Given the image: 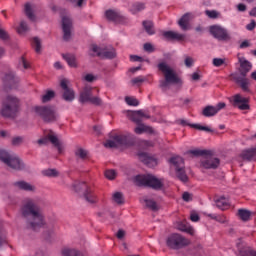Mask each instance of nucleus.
Instances as JSON below:
<instances>
[{
    "label": "nucleus",
    "instance_id": "f257e3e1",
    "mask_svg": "<svg viewBox=\"0 0 256 256\" xmlns=\"http://www.w3.org/2000/svg\"><path fill=\"white\" fill-rule=\"evenodd\" d=\"M20 213L26 225L29 229H32V231H38V229H41V227L45 225V216L43 215V210H41V206H39L36 199H24Z\"/></svg>",
    "mask_w": 256,
    "mask_h": 256
},
{
    "label": "nucleus",
    "instance_id": "f03ea898",
    "mask_svg": "<svg viewBox=\"0 0 256 256\" xmlns=\"http://www.w3.org/2000/svg\"><path fill=\"white\" fill-rule=\"evenodd\" d=\"M21 111V100L15 95H7L3 101L0 109V115L5 119H15Z\"/></svg>",
    "mask_w": 256,
    "mask_h": 256
},
{
    "label": "nucleus",
    "instance_id": "7ed1b4c3",
    "mask_svg": "<svg viewBox=\"0 0 256 256\" xmlns=\"http://www.w3.org/2000/svg\"><path fill=\"white\" fill-rule=\"evenodd\" d=\"M158 70L164 75V80H160V89H162V91H167L171 83H179V77L169 64L165 62L159 63Z\"/></svg>",
    "mask_w": 256,
    "mask_h": 256
},
{
    "label": "nucleus",
    "instance_id": "20e7f679",
    "mask_svg": "<svg viewBox=\"0 0 256 256\" xmlns=\"http://www.w3.org/2000/svg\"><path fill=\"white\" fill-rule=\"evenodd\" d=\"M134 183L138 187H150L155 191H161L164 185L163 179H159L151 174L135 176Z\"/></svg>",
    "mask_w": 256,
    "mask_h": 256
},
{
    "label": "nucleus",
    "instance_id": "39448f33",
    "mask_svg": "<svg viewBox=\"0 0 256 256\" xmlns=\"http://www.w3.org/2000/svg\"><path fill=\"white\" fill-rule=\"evenodd\" d=\"M99 93V88L86 85L80 91L79 101L80 103H91V105H96L100 107L103 105V100L99 96H93V93Z\"/></svg>",
    "mask_w": 256,
    "mask_h": 256
},
{
    "label": "nucleus",
    "instance_id": "423d86ee",
    "mask_svg": "<svg viewBox=\"0 0 256 256\" xmlns=\"http://www.w3.org/2000/svg\"><path fill=\"white\" fill-rule=\"evenodd\" d=\"M111 139L104 143V147L110 149L115 147H131L135 143V137L131 134H115Z\"/></svg>",
    "mask_w": 256,
    "mask_h": 256
},
{
    "label": "nucleus",
    "instance_id": "0eeeda50",
    "mask_svg": "<svg viewBox=\"0 0 256 256\" xmlns=\"http://www.w3.org/2000/svg\"><path fill=\"white\" fill-rule=\"evenodd\" d=\"M166 245L167 247H169V249H173L174 251H179V249H183L191 245V240L185 238V236L179 233H173L167 237Z\"/></svg>",
    "mask_w": 256,
    "mask_h": 256
},
{
    "label": "nucleus",
    "instance_id": "6e6552de",
    "mask_svg": "<svg viewBox=\"0 0 256 256\" xmlns=\"http://www.w3.org/2000/svg\"><path fill=\"white\" fill-rule=\"evenodd\" d=\"M0 161L15 171H21L24 167L23 162L16 154H11L5 150H0Z\"/></svg>",
    "mask_w": 256,
    "mask_h": 256
},
{
    "label": "nucleus",
    "instance_id": "1a4fd4ad",
    "mask_svg": "<svg viewBox=\"0 0 256 256\" xmlns=\"http://www.w3.org/2000/svg\"><path fill=\"white\" fill-rule=\"evenodd\" d=\"M90 55L92 57H101V59H115L117 57V52L113 47L101 48L97 44H92L90 46Z\"/></svg>",
    "mask_w": 256,
    "mask_h": 256
},
{
    "label": "nucleus",
    "instance_id": "9d476101",
    "mask_svg": "<svg viewBox=\"0 0 256 256\" xmlns=\"http://www.w3.org/2000/svg\"><path fill=\"white\" fill-rule=\"evenodd\" d=\"M72 189L76 191V193H81V191L84 192V199L88 203H97L98 198L93 189H91L87 183L85 182H74L72 185Z\"/></svg>",
    "mask_w": 256,
    "mask_h": 256
},
{
    "label": "nucleus",
    "instance_id": "9b49d317",
    "mask_svg": "<svg viewBox=\"0 0 256 256\" xmlns=\"http://www.w3.org/2000/svg\"><path fill=\"white\" fill-rule=\"evenodd\" d=\"M34 110L46 123L57 121V110L54 106H36Z\"/></svg>",
    "mask_w": 256,
    "mask_h": 256
},
{
    "label": "nucleus",
    "instance_id": "f8f14e48",
    "mask_svg": "<svg viewBox=\"0 0 256 256\" xmlns=\"http://www.w3.org/2000/svg\"><path fill=\"white\" fill-rule=\"evenodd\" d=\"M169 163L173 165L176 171L177 178L183 183H187L189 181V177H187V173L185 172V161L180 156H174L170 158Z\"/></svg>",
    "mask_w": 256,
    "mask_h": 256
},
{
    "label": "nucleus",
    "instance_id": "ddd939ff",
    "mask_svg": "<svg viewBox=\"0 0 256 256\" xmlns=\"http://www.w3.org/2000/svg\"><path fill=\"white\" fill-rule=\"evenodd\" d=\"M209 33L218 41H231L229 31L221 25H212L209 27Z\"/></svg>",
    "mask_w": 256,
    "mask_h": 256
},
{
    "label": "nucleus",
    "instance_id": "4468645a",
    "mask_svg": "<svg viewBox=\"0 0 256 256\" xmlns=\"http://www.w3.org/2000/svg\"><path fill=\"white\" fill-rule=\"evenodd\" d=\"M232 81L244 91V93H249L251 91V80L247 78V76H243L239 73H233L230 75Z\"/></svg>",
    "mask_w": 256,
    "mask_h": 256
},
{
    "label": "nucleus",
    "instance_id": "2eb2a0df",
    "mask_svg": "<svg viewBox=\"0 0 256 256\" xmlns=\"http://www.w3.org/2000/svg\"><path fill=\"white\" fill-rule=\"evenodd\" d=\"M60 87L63 89V99L64 101L71 102L75 99V91L73 89L69 88V80L62 79L60 82Z\"/></svg>",
    "mask_w": 256,
    "mask_h": 256
},
{
    "label": "nucleus",
    "instance_id": "dca6fc26",
    "mask_svg": "<svg viewBox=\"0 0 256 256\" xmlns=\"http://www.w3.org/2000/svg\"><path fill=\"white\" fill-rule=\"evenodd\" d=\"M232 99L233 107H238L240 111H247L249 109V98L236 94Z\"/></svg>",
    "mask_w": 256,
    "mask_h": 256
},
{
    "label": "nucleus",
    "instance_id": "f3484780",
    "mask_svg": "<svg viewBox=\"0 0 256 256\" xmlns=\"http://www.w3.org/2000/svg\"><path fill=\"white\" fill-rule=\"evenodd\" d=\"M73 27V22L71 18L67 16L62 17V31L64 41H69L71 39V29Z\"/></svg>",
    "mask_w": 256,
    "mask_h": 256
},
{
    "label": "nucleus",
    "instance_id": "a211bd4d",
    "mask_svg": "<svg viewBox=\"0 0 256 256\" xmlns=\"http://www.w3.org/2000/svg\"><path fill=\"white\" fill-rule=\"evenodd\" d=\"M225 107V102H220L216 106H206L202 111V115L204 117H215L217 112L221 111V109H225Z\"/></svg>",
    "mask_w": 256,
    "mask_h": 256
},
{
    "label": "nucleus",
    "instance_id": "6ab92c4d",
    "mask_svg": "<svg viewBox=\"0 0 256 256\" xmlns=\"http://www.w3.org/2000/svg\"><path fill=\"white\" fill-rule=\"evenodd\" d=\"M221 163V161L219 160V158H215L213 156H206L205 159H203L201 161V166L204 169H217V167H219V164Z\"/></svg>",
    "mask_w": 256,
    "mask_h": 256
},
{
    "label": "nucleus",
    "instance_id": "aec40b11",
    "mask_svg": "<svg viewBox=\"0 0 256 256\" xmlns=\"http://www.w3.org/2000/svg\"><path fill=\"white\" fill-rule=\"evenodd\" d=\"M191 19H193V13L187 12L178 20V25L182 31H189Z\"/></svg>",
    "mask_w": 256,
    "mask_h": 256
},
{
    "label": "nucleus",
    "instance_id": "412c9836",
    "mask_svg": "<svg viewBox=\"0 0 256 256\" xmlns=\"http://www.w3.org/2000/svg\"><path fill=\"white\" fill-rule=\"evenodd\" d=\"M105 17L108 19V21H114L115 23H120V21H123V15L117 10H107L105 12Z\"/></svg>",
    "mask_w": 256,
    "mask_h": 256
},
{
    "label": "nucleus",
    "instance_id": "4be33fe9",
    "mask_svg": "<svg viewBox=\"0 0 256 256\" xmlns=\"http://www.w3.org/2000/svg\"><path fill=\"white\" fill-rule=\"evenodd\" d=\"M239 63H240V69H239L240 75L247 76V73H249V71H251L253 67L251 65V62H249L245 58H239Z\"/></svg>",
    "mask_w": 256,
    "mask_h": 256
},
{
    "label": "nucleus",
    "instance_id": "5701e85b",
    "mask_svg": "<svg viewBox=\"0 0 256 256\" xmlns=\"http://www.w3.org/2000/svg\"><path fill=\"white\" fill-rule=\"evenodd\" d=\"M240 157L244 161H256V147L243 150Z\"/></svg>",
    "mask_w": 256,
    "mask_h": 256
},
{
    "label": "nucleus",
    "instance_id": "b1692460",
    "mask_svg": "<svg viewBox=\"0 0 256 256\" xmlns=\"http://www.w3.org/2000/svg\"><path fill=\"white\" fill-rule=\"evenodd\" d=\"M163 36L166 39H171L172 41H183L185 39V34H181L175 31H165L163 32Z\"/></svg>",
    "mask_w": 256,
    "mask_h": 256
},
{
    "label": "nucleus",
    "instance_id": "393cba45",
    "mask_svg": "<svg viewBox=\"0 0 256 256\" xmlns=\"http://www.w3.org/2000/svg\"><path fill=\"white\" fill-rule=\"evenodd\" d=\"M178 230L182 231L183 233H188V235H195V229L187 222H179Z\"/></svg>",
    "mask_w": 256,
    "mask_h": 256
},
{
    "label": "nucleus",
    "instance_id": "a878e982",
    "mask_svg": "<svg viewBox=\"0 0 256 256\" xmlns=\"http://www.w3.org/2000/svg\"><path fill=\"white\" fill-rule=\"evenodd\" d=\"M14 187L21 189L22 191H35V186L25 181H18L14 183Z\"/></svg>",
    "mask_w": 256,
    "mask_h": 256
},
{
    "label": "nucleus",
    "instance_id": "bb28decb",
    "mask_svg": "<svg viewBox=\"0 0 256 256\" xmlns=\"http://www.w3.org/2000/svg\"><path fill=\"white\" fill-rule=\"evenodd\" d=\"M238 251L241 256H256V251L249 246L238 245Z\"/></svg>",
    "mask_w": 256,
    "mask_h": 256
},
{
    "label": "nucleus",
    "instance_id": "cd10ccee",
    "mask_svg": "<svg viewBox=\"0 0 256 256\" xmlns=\"http://www.w3.org/2000/svg\"><path fill=\"white\" fill-rule=\"evenodd\" d=\"M188 154L193 155L194 157H207V156L211 155V151L194 149V150L188 151Z\"/></svg>",
    "mask_w": 256,
    "mask_h": 256
},
{
    "label": "nucleus",
    "instance_id": "c85d7f7f",
    "mask_svg": "<svg viewBox=\"0 0 256 256\" xmlns=\"http://www.w3.org/2000/svg\"><path fill=\"white\" fill-rule=\"evenodd\" d=\"M134 131L137 135H142V133H153V128L145 126V124H138Z\"/></svg>",
    "mask_w": 256,
    "mask_h": 256
},
{
    "label": "nucleus",
    "instance_id": "c756f323",
    "mask_svg": "<svg viewBox=\"0 0 256 256\" xmlns=\"http://www.w3.org/2000/svg\"><path fill=\"white\" fill-rule=\"evenodd\" d=\"M63 256H84L81 251L75 249V248H64L62 250Z\"/></svg>",
    "mask_w": 256,
    "mask_h": 256
},
{
    "label": "nucleus",
    "instance_id": "7c9ffc66",
    "mask_svg": "<svg viewBox=\"0 0 256 256\" xmlns=\"http://www.w3.org/2000/svg\"><path fill=\"white\" fill-rule=\"evenodd\" d=\"M216 206L218 209L225 211V209H229V200L225 197H220L216 200Z\"/></svg>",
    "mask_w": 256,
    "mask_h": 256
},
{
    "label": "nucleus",
    "instance_id": "2f4dec72",
    "mask_svg": "<svg viewBox=\"0 0 256 256\" xmlns=\"http://www.w3.org/2000/svg\"><path fill=\"white\" fill-rule=\"evenodd\" d=\"M4 81L8 83V85H15V83H19V78L15 76V73L9 72L5 75Z\"/></svg>",
    "mask_w": 256,
    "mask_h": 256
},
{
    "label": "nucleus",
    "instance_id": "473e14b6",
    "mask_svg": "<svg viewBox=\"0 0 256 256\" xmlns=\"http://www.w3.org/2000/svg\"><path fill=\"white\" fill-rule=\"evenodd\" d=\"M138 157L140 161H142V163H144L145 165H149L150 163H157L155 159L150 157L149 154L145 152L138 154Z\"/></svg>",
    "mask_w": 256,
    "mask_h": 256
},
{
    "label": "nucleus",
    "instance_id": "72a5a7b5",
    "mask_svg": "<svg viewBox=\"0 0 256 256\" xmlns=\"http://www.w3.org/2000/svg\"><path fill=\"white\" fill-rule=\"evenodd\" d=\"M63 59H65L69 67H77V58H75V55L63 54Z\"/></svg>",
    "mask_w": 256,
    "mask_h": 256
},
{
    "label": "nucleus",
    "instance_id": "f704fd0d",
    "mask_svg": "<svg viewBox=\"0 0 256 256\" xmlns=\"http://www.w3.org/2000/svg\"><path fill=\"white\" fill-rule=\"evenodd\" d=\"M142 25L148 35H155V26L153 25V22L143 21Z\"/></svg>",
    "mask_w": 256,
    "mask_h": 256
},
{
    "label": "nucleus",
    "instance_id": "c9c22d12",
    "mask_svg": "<svg viewBox=\"0 0 256 256\" xmlns=\"http://www.w3.org/2000/svg\"><path fill=\"white\" fill-rule=\"evenodd\" d=\"M145 9V4L141 2H136L131 5L130 11L133 13V15H136V13H139Z\"/></svg>",
    "mask_w": 256,
    "mask_h": 256
},
{
    "label": "nucleus",
    "instance_id": "e433bc0d",
    "mask_svg": "<svg viewBox=\"0 0 256 256\" xmlns=\"http://www.w3.org/2000/svg\"><path fill=\"white\" fill-rule=\"evenodd\" d=\"M24 11H25L26 17H28L30 21H35V14H33V7L31 6V3L25 4Z\"/></svg>",
    "mask_w": 256,
    "mask_h": 256
},
{
    "label": "nucleus",
    "instance_id": "4c0bfd02",
    "mask_svg": "<svg viewBox=\"0 0 256 256\" xmlns=\"http://www.w3.org/2000/svg\"><path fill=\"white\" fill-rule=\"evenodd\" d=\"M207 217L217 221L218 223H227V217L223 214H207Z\"/></svg>",
    "mask_w": 256,
    "mask_h": 256
},
{
    "label": "nucleus",
    "instance_id": "58836bf2",
    "mask_svg": "<svg viewBox=\"0 0 256 256\" xmlns=\"http://www.w3.org/2000/svg\"><path fill=\"white\" fill-rule=\"evenodd\" d=\"M238 217H240L242 221H249V219L251 218V212L249 210L239 209Z\"/></svg>",
    "mask_w": 256,
    "mask_h": 256
},
{
    "label": "nucleus",
    "instance_id": "ea45409f",
    "mask_svg": "<svg viewBox=\"0 0 256 256\" xmlns=\"http://www.w3.org/2000/svg\"><path fill=\"white\" fill-rule=\"evenodd\" d=\"M44 177H59V171L57 169H46L42 171Z\"/></svg>",
    "mask_w": 256,
    "mask_h": 256
},
{
    "label": "nucleus",
    "instance_id": "a19ab883",
    "mask_svg": "<svg viewBox=\"0 0 256 256\" xmlns=\"http://www.w3.org/2000/svg\"><path fill=\"white\" fill-rule=\"evenodd\" d=\"M55 97V91L48 90L43 96H42V103H49L51 99Z\"/></svg>",
    "mask_w": 256,
    "mask_h": 256
},
{
    "label": "nucleus",
    "instance_id": "79ce46f5",
    "mask_svg": "<svg viewBox=\"0 0 256 256\" xmlns=\"http://www.w3.org/2000/svg\"><path fill=\"white\" fill-rule=\"evenodd\" d=\"M27 31H29V26L27 25V22L25 21L20 22V25L17 28V33H19V35H25Z\"/></svg>",
    "mask_w": 256,
    "mask_h": 256
},
{
    "label": "nucleus",
    "instance_id": "37998d69",
    "mask_svg": "<svg viewBox=\"0 0 256 256\" xmlns=\"http://www.w3.org/2000/svg\"><path fill=\"white\" fill-rule=\"evenodd\" d=\"M112 199L114 203H117V205H123L124 203L123 193L121 192H115L112 196Z\"/></svg>",
    "mask_w": 256,
    "mask_h": 256
},
{
    "label": "nucleus",
    "instance_id": "c03bdc74",
    "mask_svg": "<svg viewBox=\"0 0 256 256\" xmlns=\"http://www.w3.org/2000/svg\"><path fill=\"white\" fill-rule=\"evenodd\" d=\"M144 203L148 209H151V211H157L158 207L157 202H155V200L145 199Z\"/></svg>",
    "mask_w": 256,
    "mask_h": 256
},
{
    "label": "nucleus",
    "instance_id": "a18cd8bd",
    "mask_svg": "<svg viewBox=\"0 0 256 256\" xmlns=\"http://www.w3.org/2000/svg\"><path fill=\"white\" fill-rule=\"evenodd\" d=\"M125 101H126L127 105H130L131 107L139 106V100H137V98H135V97L126 96Z\"/></svg>",
    "mask_w": 256,
    "mask_h": 256
},
{
    "label": "nucleus",
    "instance_id": "49530a36",
    "mask_svg": "<svg viewBox=\"0 0 256 256\" xmlns=\"http://www.w3.org/2000/svg\"><path fill=\"white\" fill-rule=\"evenodd\" d=\"M32 47L35 49L36 53H41V40L37 37L33 38Z\"/></svg>",
    "mask_w": 256,
    "mask_h": 256
},
{
    "label": "nucleus",
    "instance_id": "de8ad7c7",
    "mask_svg": "<svg viewBox=\"0 0 256 256\" xmlns=\"http://www.w3.org/2000/svg\"><path fill=\"white\" fill-rule=\"evenodd\" d=\"M189 127H192V129H197L198 131H207L208 133H211L213 130L207 126H201L200 124H189Z\"/></svg>",
    "mask_w": 256,
    "mask_h": 256
},
{
    "label": "nucleus",
    "instance_id": "09e8293b",
    "mask_svg": "<svg viewBox=\"0 0 256 256\" xmlns=\"http://www.w3.org/2000/svg\"><path fill=\"white\" fill-rule=\"evenodd\" d=\"M48 141L54 145V147H60L59 138L53 134H48Z\"/></svg>",
    "mask_w": 256,
    "mask_h": 256
},
{
    "label": "nucleus",
    "instance_id": "8fccbe9b",
    "mask_svg": "<svg viewBox=\"0 0 256 256\" xmlns=\"http://www.w3.org/2000/svg\"><path fill=\"white\" fill-rule=\"evenodd\" d=\"M105 177H106V179L113 181V179H115L117 177V172L115 170H106Z\"/></svg>",
    "mask_w": 256,
    "mask_h": 256
},
{
    "label": "nucleus",
    "instance_id": "3c124183",
    "mask_svg": "<svg viewBox=\"0 0 256 256\" xmlns=\"http://www.w3.org/2000/svg\"><path fill=\"white\" fill-rule=\"evenodd\" d=\"M75 155L80 159H87V152L83 148H79L78 150H76Z\"/></svg>",
    "mask_w": 256,
    "mask_h": 256
},
{
    "label": "nucleus",
    "instance_id": "603ef678",
    "mask_svg": "<svg viewBox=\"0 0 256 256\" xmlns=\"http://www.w3.org/2000/svg\"><path fill=\"white\" fill-rule=\"evenodd\" d=\"M205 15H207L209 19H217V17H219V12L216 10H206Z\"/></svg>",
    "mask_w": 256,
    "mask_h": 256
},
{
    "label": "nucleus",
    "instance_id": "864d4df0",
    "mask_svg": "<svg viewBox=\"0 0 256 256\" xmlns=\"http://www.w3.org/2000/svg\"><path fill=\"white\" fill-rule=\"evenodd\" d=\"M7 245V233L3 230H0V247Z\"/></svg>",
    "mask_w": 256,
    "mask_h": 256
},
{
    "label": "nucleus",
    "instance_id": "5fc2aeb1",
    "mask_svg": "<svg viewBox=\"0 0 256 256\" xmlns=\"http://www.w3.org/2000/svg\"><path fill=\"white\" fill-rule=\"evenodd\" d=\"M212 64L214 65V67H222V65H227L225 63V59L222 58H214Z\"/></svg>",
    "mask_w": 256,
    "mask_h": 256
},
{
    "label": "nucleus",
    "instance_id": "6e6d98bb",
    "mask_svg": "<svg viewBox=\"0 0 256 256\" xmlns=\"http://www.w3.org/2000/svg\"><path fill=\"white\" fill-rule=\"evenodd\" d=\"M132 85H141V83H145V77L138 76L131 80Z\"/></svg>",
    "mask_w": 256,
    "mask_h": 256
},
{
    "label": "nucleus",
    "instance_id": "4d7b16f0",
    "mask_svg": "<svg viewBox=\"0 0 256 256\" xmlns=\"http://www.w3.org/2000/svg\"><path fill=\"white\" fill-rule=\"evenodd\" d=\"M143 49L146 53H153L155 51V47H153V44L151 43H145Z\"/></svg>",
    "mask_w": 256,
    "mask_h": 256
},
{
    "label": "nucleus",
    "instance_id": "13d9d810",
    "mask_svg": "<svg viewBox=\"0 0 256 256\" xmlns=\"http://www.w3.org/2000/svg\"><path fill=\"white\" fill-rule=\"evenodd\" d=\"M23 143V137L18 136L12 139V145L17 146Z\"/></svg>",
    "mask_w": 256,
    "mask_h": 256
},
{
    "label": "nucleus",
    "instance_id": "bf43d9fd",
    "mask_svg": "<svg viewBox=\"0 0 256 256\" xmlns=\"http://www.w3.org/2000/svg\"><path fill=\"white\" fill-rule=\"evenodd\" d=\"M182 199L183 201H186V203H189V201H192L193 198L189 192H184L182 194Z\"/></svg>",
    "mask_w": 256,
    "mask_h": 256
},
{
    "label": "nucleus",
    "instance_id": "052dcab7",
    "mask_svg": "<svg viewBox=\"0 0 256 256\" xmlns=\"http://www.w3.org/2000/svg\"><path fill=\"white\" fill-rule=\"evenodd\" d=\"M0 39H2V41H7V39H9V34H7V32L1 28H0Z\"/></svg>",
    "mask_w": 256,
    "mask_h": 256
},
{
    "label": "nucleus",
    "instance_id": "680f3d73",
    "mask_svg": "<svg viewBox=\"0 0 256 256\" xmlns=\"http://www.w3.org/2000/svg\"><path fill=\"white\" fill-rule=\"evenodd\" d=\"M19 65H22L24 69H29V67H30L29 62H27L25 57H22L20 59Z\"/></svg>",
    "mask_w": 256,
    "mask_h": 256
},
{
    "label": "nucleus",
    "instance_id": "e2e57ef3",
    "mask_svg": "<svg viewBox=\"0 0 256 256\" xmlns=\"http://www.w3.org/2000/svg\"><path fill=\"white\" fill-rule=\"evenodd\" d=\"M132 121H134V123L136 125H141V118L139 115H136V113L134 112L133 115H132Z\"/></svg>",
    "mask_w": 256,
    "mask_h": 256
},
{
    "label": "nucleus",
    "instance_id": "0e129e2a",
    "mask_svg": "<svg viewBox=\"0 0 256 256\" xmlns=\"http://www.w3.org/2000/svg\"><path fill=\"white\" fill-rule=\"evenodd\" d=\"M186 67H193V58L187 56L184 60Z\"/></svg>",
    "mask_w": 256,
    "mask_h": 256
},
{
    "label": "nucleus",
    "instance_id": "69168bd1",
    "mask_svg": "<svg viewBox=\"0 0 256 256\" xmlns=\"http://www.w3.org/2000/svg\"><path fill=\"white\" fill-rule=\"evenodd\" d=\"M38 145H47L49 143V136L47 135L44 138H41L37 141Z\"/></svg>",
    "mask_w": 256,
    "mask_h": 256
},
{
    "label": "nucleus",
    "instance_id": "338daca9",
    "mask_svg": "<svg viewBox=\"0 0 256 256\" xmlns=\"http://www.w3.org/2000/svg\"><path fill=\"white\" fill-rule=\"evenodd\" d=\"M130 61H134V62H143V58H141L140 56H137V55H131L130 56Z\"/></svg>",
    "mask_w": 256,
    "mask_h": 256
},
{
    "label": "nucleus",
    "instance_id": "774afa93",
    "mask_svg": "<svg viewBox=\"0 0 256 256\" xmlns=\"http://www.w3.org/2000/svg\"><path fill=\"white\" fill-rule=\"evenodd\" d=\"M190 219H191V221H193V223H197V222L199 221V219H200L199 214H197V213H192V214L190 215Z\"/></svg>",
    "mask_w": 256,
    "mask_h": 256
}]
</instances>
